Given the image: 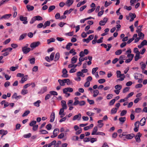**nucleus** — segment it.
<instances>
[{
  "label": "nucleus",
  "instance_id": "1",
  "mask_svg": "<svg viewBox=\"0 0 147 147\" xmlns=\"http://www.w3.org/2000/svg\"><path fill=\"white\" fill-rule=\"evenodd\" d=\"M41 44V42L39 41L34 42L30 44V47L32 49H33L36 47H38Z\"/></svg>",
  "mask_w": 147,
  "mask_h": 147
},
{
  "label": "nucleus",
  "instance_id": "2",
  "mask_svg": "<svg viewBox=\"0 0 147 147\" xmlns=\"http://www.w3.org/2000/svg\"><path fill=\"white\" fill-rule=\"evenodd\" d=\"M142 135L140 132H138L137 134L135 136V138L136 141L138 143H139L141 142V139L140 137H141Z\"/></svg>",
  "mask_w": 147,
  "mask_h": 147
},
{
  "label": "nucleus",
  "instance_id": "3",
  "mask_svg": "<svg viewBox=\"0 0 147 147\" xmlns=\"http://www.w3.org/2000/svg\"><path fill=\"white\" fill-rule=\"evenodd\" d=\"M19 19L20 21L23 22V23L24 24H27L28 23L27 17H24L22 16H20Z\"/></svg>",
  "mask_w": 147,
  "mask_h": 147
},
{
  "label": "nucleus",
  "instance_id": "4",
  "mask_svg": "<svg viewBox=\"0 0 147 147\" xmlns=\"http://www.w3.org/2000/svg\"><path fill=\"white\" fill-rule=\"evenodd\" d=\"M31 50L30 48L26 47H23L22 48V51L24 54H26L29 53Z\"/></svg>",
  "mask_w": 147,
  "mask_h": 147
},
{
  "label": "nucleus",
  "instance_id": "5",
  "mask_svg": "<svg viewBox=\"0 0 147 147\" xmlns=\"http://www.w3.org/2000/svg\"><path fill=\"white\" fill-rule=\"evenodd\" d=\"M59 131V130L58 129H55L53 132V135L51 136V138H53L56 137L57 136Z\"/></svg>",
  "mask_w": 147,
  "mask_h": 147
},
{
  "label": "nucleus",
  "instance_id": "6",
  "mask_svg": "<svg viewBox=\"0 0 147 147\" xmlns=\"http://www.w3.org/2000/svg\"><path fill=\"white\" fill-rule=\"evenodd\" d=\"M139 124V122L138 121H136L134 124L135 127L134 128V130L136 132H137L138 131Z\"/></svg>",
  "mask_w": 147,
  "mask_h": 147
},
{
  "label": "nucleus",
  "instance_id": "7",
  "mask_svg": "<svg viewBox=\"0 0 147 147\" xmlns=\"http://www.w3.org/2000/svg\"><path fill=\"white\" fill-rule=\"evenodd\" d=\"M11 16V14H6L2 16L0 18V20L3 19L7 20Z\"/></svg>",
  "mask_w": 147,
  "mask_h": 147
},
{
  "label": "nucleus",
  "instance_id": "8",
  "mask_svg": "<svg viewBox=\"0 0 147 147\" xmlns=\"http://www.w3.org/2000/svg\"><path fill=\"white\" fill-rule=\"evenodd\" d=\"M108 48H107V46L106 44H104V43H102L101 44V46H103L105 48H107L106 51H109V50H110V48H111V47H112L111 45L110 44H108Z\"/></svg>",
  "mask_w": 147,
  "mask_h": 147
},
{
  "label": "nucleus",
  "instance_id": "9",
  "mask_svg": "<svg viewBox=\"0 0 147 147\" xmlns=\"http://www.w3.org/2000/svg\"><path fill=\"white\" fill-rule=\"evenodd\" d=\"M67 71L66 69H63L62 71L63 74L62 75V76L64 78H67L68 76V75L67 74Z\"/></svg>",
  "mask_w": 147,
  "mask_h": 147
},
{
  "label": "nucleus",
  "instance_id": "10",
  "mask_svg": "<svg viewBox=\"0 0 147 147\" xmlns=\"http://www.w3.org/2000/svg\"><path fill=\"white\" fill-rule=\"evenodd\" d=\"M47 90V87L46 86H44L38 92V94H42Z\"/></svg>",
  "mask_w": 147,
  "mask_h": 147
},
{
  "label": "nucleus",
  "instance_id": "11",
  "mask_svg": "<svg viewBox=\"0 0 147 147\" xmlns=\"http://www.w3.org/2000/svg\"><path fill=\"white\" fill-rule=\"evenodd\" d=\"M81 114L80 113H79L78 115H75L74 117L73 120L75 121L77 119L78 120H80L81 118Z\"/></svg>",
  "mask_w": 147,
  "mask_h": 147
},
{
  "label": "nucleus",
  "instance_id": "12",
  "mask_svg": "<svg viewBox=\"0 0 147 147\" xmlns=\"http://www.w3.org/2000/svg\"><path fill=\"white\" fill-rule=\"evenodd\" d=\"M73 2V0H67L65 3V5L69 7L72 4Z\"/></svg>",
  "mask_w": 147,
  "mask_h": 147
},
{
  "label": "nucleus",
  "instance_id": "13",
  "mask_svg": "<svg viewBox=\"0 0 147 147\" xmlns=\"http://www.w3.org/2000/svg\"><path fill=\"white\" fill-rule=\"evenodd\" d=\"M58 82L59 83L60 85L62 86H64L65 85V84L66 82L65 79L63 80L59 79L58 80Z\"/></svg>",
  "mask_w": 147,
  "mask_h": 147
},
{
  "label": "nucleus",
  "instance_id": "14",
  "mask_svg": "<svg viewBox=\"0 0 147 147\" xmlns=\"http://www.w3.org/2000/svg\"><path fill=\"white\" fill-rule=\"evenodd\" d=\"M55 117V113L54 112H52L50 115L51 119L50 121L53 122L54 121Z\"/></svg>",
  "mask_w": 147,
  "mask_h": 147
},
{
  "label": "nucleus",
  "instance_id": "15",
  "mask_svg": "<svg viewBox=\"0 0 147 147\" xmlns=\"http://www.w3.org/2000/svg\"><path fill=\"white\" fill-rule=\"evenodd\" d=\"M61 105L62 106V108L66 109H67V107L66 104V102L65 100H62L61 102Z\"/></svg>",
  "mask_w": 147,
  "mask_h": 147
},
{
  "label": "nucleus",
  "instance_id": "16",
  "mask_svg": "<svg viewBox=\"0 0 147 147\" xmlns=\"http://www.w3.org/2000/svg\"><path fill=\"white\" fill-rule=\"evenodd\" d=\"M135 136V134H127L125 138L127 139H131Z\"/></svg>",
  "mask_w": 147,
  "mask_h": 147
},
{
  "label": "nucleus",
  "instance_id": "17",
  "mask_svg": "<svg viewBox=\"0 0 147 147\" xmlns=\"http://www.w3.org/2000/svg\"><path fill=\"white\" fill-rule=\"evenodd\" d=\"M146 123V118L145 117L143 118L139 122L140 125L142 126H144Z\"/></svg>",
  "mask_w": 147,
  "mask_h": 147
},
{
  "label": "nucleus",
  "instance_id": "18",
  "mask_svg": "<svg viewBox=\"0 0 147 147\" xmlns=\"http://www.w3.org/2000/svg\"><path fill=\"white\" fill-rule=\"evenodd\" d=\"M129 15L131 18V19L130 20V22L134 20V19L136 17V15L134 13L133 14L130 13H129Z\"/></svg>",
  "mask_w": 147,
  "mask_h": 147
},
{
  "label": "nucleus",
  "instance_id": "19",
  "mask_svg": "<svg viewBox=\"0 0 147 147\" xmlns=\"http://www.w3.org/2000/svg\"><path fill=\"white\" fill-rule=\"evenodd\" d=\"M27 34L26 33H24L21 35L19 37V40H21L27 36Z\"/></svg>",
  "mask_w": 147,
  "mask_h": 147
},
{
  "label": "nucleus",
  "instance_id": "20",
  "mask_svg": "<svg viewBox=\"0 0 147 147\" xmlns=\"http://www.w3.org/2000/svg\"><path fill=\"white\" fill-rule=\"evenodd\" d=\"M137 34H134L133 36V37L129 39L128 41L127 42V43L128 44H129L131 43L132 41H133L134 39L135 38H136L137 37Z\"/></svg>",
  "mask_w": 147,
  "mask_h": 147
},
{
  "label": "nucleus",
  "instance_id": "21",
  "mask_svg": "<svg viewBox=\"0 0 147 147\" xmlns=\"http://www.w3.org/2000/svg\"><path fill=\"white\" fill-rule=\"evenodd\" d=\"M12 98H15L16 100H18L21 98V96H17V94L16 93H14Z\"/></svg>",
  "mask_w": 147,
  "mask_h": 147
},
{
  "label": "nucleus",
  "instance_id": "22",
  "mask_svg": "<svg viewBox=\"0 0 147 147\" xmlns=\"http://www.w3.org/2000/svg\"><path fill=\"white\" fill-rule=\"evenodd\" d=\"M8 133L7 131L4 129L0 130V134L2 135V136L7 134Z\"/></svg>",
  "mask_w": 147,
  "mask_h": 147
},
{
  "label": "nucleus",
  "instance_id": "23",
  "mask_svg": "<svg viewBox=\"0 0 147 147\" xmlns=\"http://www.w3.org/2000/svg\"><path fill=\"white\" fill-rule=\"evenodd\" d=\"M77 60V56H75L71 58V63L73 64L75 63L76 62Z\"/></svg>",
  "mask_w": 147,
  "mask_h": 147
},
{
  "label": "nucleus",
  "instance_id": "24",
  "mask_svg": "<svg viewBox=\"0 0 147 147\" xmlns=\"http://www.w3.org/2000/svg\"><path fill=\"white\" fill-rule=\"evenodd\" d=\"M98 130L97 127V126H95L94 127L93 131L92 133V135H96L97 134V131Z\"/></svg>",
  "mask_w": 147,
  "mask_h": 147
},
{
  "label": "nucleus",
  "instance_id": "25",
  "mask_svg": "<svg viewBox=\"0 0 147 147\" xmlns=\"http://www.w3.org/2000/svg\"><path fill=\"white\" fill-rule=\"evenodd\" d=\"M140 53H136V55L135 57V61H136L138 60L139 59H140L141 58V57L140 56Z\"/></svg>",
  "mask_w": 147,
  "mask_h": 147
},
{
  "label": "nucleus",
  "instance_id": "26",
  "mask_svg": "<svg viewBox=\"0 0 147 147\" xmlns=\"http://www.w3.org/2000/svg\"><path fill=\"white\" fill-rule=\"evenodd\" d=\"M26 7L28 10L29 11H32L34 9V7L33 6H31L29 5H27Z\"/></svg>",
  "mask_w": 147,
  "mask_h": 147
},
{
  "label": "nucleus",
  "instance_id": "27",
  "mask_svg": "<svg viewBox=\"0 0 147 147\" xmlns=\"http://www.w3.org/2000/svg\"><path fill=\"white\" fill-rule=\"evenodd\" d=\"M55 41V39L54 38H51L50 39L47 40V42L48 44H49L52 42H54Z\"/></svg>",
  "mask_w": 147,
  "mask_h": 147
},
{
  "label": "nucleus",
  "instance_id": "28",
  "mask_svg": "<svg viewBox=\"0 0 147 147\" xmlns=\"http://www.w3.org/2000/svg\"><path fill=\"white\" fill-rule=\"evenodd\" d=\"M86 2V1L85 0H84L82 2H79L77 5V7H79L82 5H84Z\"/></svg>",
  "mask_w": 147,
  "mask_h": 147
},
{
  "label": "nucleus",
  "instance_id": "29",
  "mask_svg": "<svg viewBox=\"0 0 147 147\" xmlns=\"http://www.w3.org/2000/svg\"><path fill=\"white\" fill-rule=\"evenodd\" d=\"M41 102V101L40 100H38L36 102L34 103V105L36 107H38L40 106V104Z\"/></svg>",
  "mask_w": 147,
  "mask_h": 147
},
{
  "label": "nucleus",
  "instance_id": "30",
  "mask_svg": "<svg viewBox=\"0 0 147 147\" xmlns=\"http://www.w3.org/2000/svg\"><path fill=\"white\" fill-rule=\"evenodd\" d=\"M73 10L74 9L72 8H70L69 10H66L64 11L63 15H66L68 13L70 14Z\"/></svg>",
  "mask_w": 147,
  "mask_h": 147
},
{
  "label": "nucleus",
  "instance_id": "31",
  "mask_svg": "<svg viewBox=\"0 0 147 147\" xmlns=\"http://www.w3.org/2000/svg\"><path fill=\"white\" fill-rule=\"evenodd\" d=\"M77 75L78 76H81L82 77H84L85 76V75L83 74L81 71H78L77 73Z\"/></svg>",
  "mask_w": 147,
  "mask_h": 147
},
{
  "label": "nucleus",
  "instance_id": "32",
  "mask_svg": "<svg viewBox=\"0 0 147 147\" xmlns=\"http://www.w3.org/2000/svg\"><path fill=\"white\" fill-rule=\"evenodd\" d=\"M60 57V54L59 53H57L55 57L54 61H56L58 60Z\"/></svg>",
  "mask_w": 147,
  "mask_h": 147
},
{
  "label": "nucleus",
  "instance_id": "33",
  "mask_svg": "<svg viewBox=\"0 0 147 147\" xmlns=\"http://www.w3.org/2000/svg\"><path fill=\"white\" fill-rule=\"evenodd\" d=\"M122 86L120 84H117L115 86V88L116 90H120L122 88Z\"/></svg>",
  "mask_w": 147,
  "mask_h": 147
},
{
  "label": "nucleus",
  "instance_id": "34",
  "mask_svg": "<svg viewBox=\"0 0 147 147\" xmlns=\"http://www.w3.org/2000/svg\"><path fill=\"white\" fill-rule=\"evenodd\" d=\"M72 45V44L71 42L68 43L66 45L65 48L67 50H69L70 49V47Z\"/></svg>",
  "mask_w": 147,
  "mask_h": 147
},
{
  "label": "nucleus",
  "instance_id": "35",
  "mask_svg": "<svg viewBox=\"0 0 147 147\" xmlns=\"http://www.w3.org/2000/svg\"><path fill=\"white\" fill-rule=\"evenodd\" d=\"M93 93H94L93 96L94 97H96L98 94L99 92L98 90H95L93 91Z\"/></svg>",
  "mask_w": 147,
  "mask_h": 147
},
{
  "label": "nucleus",
  "instance_id": "36",
  "mask_svg": "<svg viewBox=\"0 0 147 147\" xmlns=\"http://www.w3.org/2000/svg\"><path fill=\"white\" fill-rule=\"evenodd\" d=\"M36 20L41 21L43 19L40 16H34Z\"/></svg>",
  "mask_w": 147,
  "mask_h": 147
},
{
  "label": "nucleus",
  "instance_id": "37",
  "mask_svg": "<svg viewBox=\"0 0 147 147\" xmlns=\"http://www.w3.org/2000/svg\"><path fill=\"white\" fill-rule=\"evenodd\" d=\"M140 65L141 66V68L142 70H144L146 67V65L143 62L140 63Z\"/></svg>",
  "mask_w": 147,
  "mask_h": 147
},
{
  "label": "nucleus",
  "instance_id": "38",
  "mask_svg": "<svg viewBox=\"0 0 147 147\" xmlns=\"http://www.w3.org/2000/svg\"><path fill=\"white\" fill-rule=\"evenodd\" d=\"M27 80V78L25 76L22 77L21 80L20 81V82L21 84H23L24 83V82L26 81Z\"/></svg>",
  "mask_w": 147,
  "mask_h": 147
},
{
  "label": "nucleus",
  "instance_id": "39",
  "mask_svg": "<svg viewBox=\"0 0 147 147\" xmlns=\"http://www.w3.org/2000/svg\"><path fill=\"white\" fill-rule=\"evenodd\" d=\"M117 109L116 108H113L111 110V114H114L115 113L117 112Z\"/></svg>",
  "mask_w": 147,
  "mask_h": 147
},
{
  "label": "nucleus",
  "instance_id": "40",
  "mask_svg": "<svg viewBox=\"0 0 147 147\" xmlns=\"http://www.w3.org/2000/svg\"><path fill=\"white\" fill-rule=\"evenodd\" d=\"M55 6L54 5H51L50 6L48 9V11L50 12L53 10L55 9Z\"/></svg>",
  "mask_w": 147,
  "mask_h": 147
},
{
  "label": "nucleus",
  "instance_id": "41",
  "mask_svg": "<svg viewBox=\"0 0 147 147\" xmlns=\"http://www.w3.org/2000/svg\"><path fill=\"white\" fill-rule=\"evenodd\" d=\"M117 76V78H120L121 76V74L120 71L118 70L116 72Z\"/></svg>",
  "mask_w": 147,
  "mask_h": 147
},
{
  "label": "nucleus",
  "instance_id": "42",
  "mask_svg": "<svg viewBox=\"0 0 147 147\" xmlns=\"http://www.w3.org/2000/svg\"><path fill=\"white\" fill-rule=\"evenodd\" d=\"M49 93L50 94L53 95H57L58 93L57 92L54 91H52L49 92Z\"/></svg>",
  "mask_w": 147,
  "mask_h": 147
},
{
  "label": "nucleus",
  "instance_id": "43",
  "mask_svg": "<svg viewBox=\"0 0 147 147\" xmlns=\"http://www.w3.org/2000/svg\"><path fill=\"white\" fill-rule=\"evenodd\" d=\"M30 113V111L29 110L26 111L22 115L23 117H24Z\"/></svg>",
  "mask_w": 147,
  "mask_h": 147
},
{
  "label": "nucleus",
  "instance_id": "44",
  "mask_svg": "<svg viewBox=\"0 0 147 147\" xmlns=\"http://www.w3.org/2000/svg\"><path fill=\"white\" fill-rule=\"evenodd\" d=\"M130 89L129 87H126L124 88L123 90V92L124 93L128 92Z\"/></svg>",
  "mask_w": 147,
  "mask_h": 147
},
{
  "label": "nucleus",
  "instance_id": "45",
  "mask_svg": "<svg viewBox=\"0 0 147 147\" xmlns=\"http://www.w3.org/2000/svg\"><path fill=\"white\" fill-rule=\"evenodd\" d=\"M55 55V53H52L50 56V59L51 61H53L54 59V56Z\"/></svg>",
  "mask_w": 147,
  "mask_h": 147
},
{
  "label": "nucleus",
  "instance_id": "46",
  "mask_svg": "<svg viewBox=\"0 0 147 147\" xmlns=\"http://www.w3.org/2000/svg\"><path fill=\"white\" fill-rule=\"evenodd\" d=\"M122 53V50L121 49L118 50L115 52V54L116 55H119L121 54Z\"/></svg>",
  "mask_w": 147,
  "mask_h": 147
},
{
  "label": "nucleus",
  "instance_id": "47",
  "mask_svg": "<svg viewBox=\"0 0 147 147\" xmlns=\"http://www.w3.org/2000/svg\"><path fill=\"white\" fill-rule=\"evenodd\" d=\"M138 36L140 38V39L141 38L143 39L144 36V34L142 32H140L138 33Z\"/></svg>",
  "mask_w": 147,
  "mask_h": 147
},
{
  "label": "nucleus",
  "instance_id": "48",
  "mask_svg": "<svg viewBox=\"0 0 147 147\" xmlns=\"http://www.w3.org/2000/svg\"><path fill=\"white\" fill-rule=\"evenodd\" d=\"M10 0H2L0 2V7Z\"/></svg>",
  "mask_w": 147,
  "mask_h": 147
},
{
  "label": "nucleus",
  "instance_id": "49",
  "mask_svg": "<svg viewBox=\"0 0 147 147\" xmlns=\"http://www.w3.org/2000/svg\"><path fill=\"white\" fill-rule=\"evenodd\" d=\"M86 114L88 115L90 117H91V116L94 115V113H92L90 111H88L86 112Z\"/></svg>",
  "mask_w": 147,
  "mask_h": 147
},
{
  "label": "nucleus",
  "instance_id": "50",
  "mask_svg": "<svg viewBox=\"0 0 147 147\" xmlns=\"http://www.w3.org/2000/svg\"><path fill=\"white\" fill-rule=\"evenodd\" d=\"M98 67H96L93 68L92 70V74L93 75L96 72V71L98 69Z\"/></svg>",
  "mask_w": 147,
  "mask_h": 147
},
{
  "label": "nucleus",
  "instance_id": "51",
  "mask_svg": "<svg viewBox=\"0 0 147 147\" xmlns=\"http://www.w3.org/2000/svg\"><path fill=\"white\" fill-rule=\"evenodd\" d=\"M36 123V121H33L30 123L29 125L31 126H33L35 125Z\"/></svg>",
  "mask_w": 147,
  "mask_h": 147
},
{
  "label": "nucleus",
  "instance_id": "52",
  "mask_svg": "<svg viewBox=\"0 0 147 147\" xmlns=\"http://www.w3.org/2000/svg\"><path fill=\"white\" fill-rule=\"evenodd\" d=\"M31 136V133H29L28 134H25L24 135V137L25 138H29Z\"/></svg>",
  "mask_w": 147,
  "mask_h": 147
},
{
  "label": "nucleus",
  "instance_id": "53",
  "mask_svg": "<svg viewBox=\"0 0 147 147\" xmlns=\"http://www.w3.org/2000/svg\"><path fill=\"white\" fill-rule=\"evenodd\" d=\"M52 127V125L51 124H49L47 125L46 126V128L48 130H50Z\"/></svg>",
  "mask_w": 147,
  "mask_h": 147
},
{
  "label": "nucleus",
  "instance_id": "54",
  "mask_svg": "<svg viewBox=\"0 0 147 147\" xmlns=\"http://www.w3.org/2000/svg\"><path fill=\"white\" fill-rule=\"evenodd\" d=\"M115 100H116L115 99H113L112 100L109 102V105L111 106L113 105L115 103Z\"/></svg>",
  "mask_w": 147,
  "mask_h": 147
},
{
  "label": "nucleus",
  "instance_id": "55",
  "mask_svg": "<svg viewBox=\"0 0 147 147\" xmlns=\"http://www.w3.org/2000/svg\"><path fill=\"white\" fill-rule=\"evenodd\" d=\"M127 112V111L125 110H123L122 111L120 114L121 116H122L126 114Z\"/></svg>",
  "mask_w": 147,
  "mask_h": 147
},
{
  "label": "nucleus",
  "instance_id": "56",
  "mask_svg": "<svg viewBox=\"0 0 147 147\" xmlns=\"http://www.w3.org/2000/svg\"><path fill=\"white\" fill-rule=\"evenodd\" d=\"M142 109L141 108H138L135 109V112L137 113H139L141 111Z\"/></svg>",
  "mask_w": 147,
  "mask_h": 147
},
{
  "label": "nucleus",
  "instance_id": "57",
  "mask_svg": "<svg viewBox=\"0 0 147 147\" xmlns=\"http://www.w3.org/2000/svg\"><path fill=\"white\" fill-rule=\"evenodd\" d=\"M51 97V95L50 94H48L46 95L45 98V100H47L49 98H50Z\"/></svg>",
  "mask_w": 147,
  "mask_h": 147
},
{
  "label": "nucleus",
  "instance_id": "58",
  "mask_svg": "<svg viewBox=\"0 0 147 147\" xmlns=\"http://www.w3.org/2000/svg\"><path fill=\"white\" fill-rule=\"evenodd\" d=\"M18 67H13L12 66L11 67H10V69L12 71H15L16 69H18Z\"/></svg>",
  "mask_w": 147,
  "mask_h": 147
},
{
  "label": "nucleus",
  "instance_id": "59",
  "mask_svg": "<svg viewBox=\"0 0 147 147\" xmlns=\"http://www.w3.org/2000/svg\"><path fill=\"white\" fill-rule=\"evenodd\" d=\"M119 120L120 122L123 123L126 120V118L125 117H120L119 118Z\"/></svg>",
  "mask_w": 147,
  "mask_h": 147
},
{
  "label": "nucleus",
  "instance_id": "60",
  "mask_svg": "<svg viewBox=\"0 0 147 147\" xmlns=\"http://www.w3.org/2000/svg\"><path fill=\"white\" fill-rule=\"evenodd\" d=\"M73 102V101L72 100H70L68 101L67 103V105L69 106H71L73 105L72 104Z\"/></svg>",
  "mask_w": 147,
  "mask_h": 147
},
{
  "label": "nucleus",
  "instance_id": "61",
  "mask_svg": "<svg viewBox=\"0 0 147 147\" xmlns=\"http://www.w3.org/2000/svg\"><path fill=\"white\" fill-rule=\"evenodd\" d=\"M38 67L37 66H35L32 69V71L34 72H36L38 70Z\"/></svg>",
  "mask_w": 147,
  "mask_h": 147
},
{
  "label": "nucleus",
  "instance_id": "62",
  "mask_svg": "<svg viewBox=\"0 0 147 147\" xmlns=\"http://www.w3.org/2000/svg\"><path fill=\"white\" fill-rule=\"evenodd\" d=\"M28 93V90H27L23 89L21 91V94L23 95H25Z\"/></svg>",
  "mask_w": 147,
  "mask_h": 147
},
{
  "label": "nucleus",
  "instance_id": "63",
  "mask_svg": "<svg viewBox=\"0 0 147 147\" xmlns=\"http://www.w3.org/2000/svg\"><path fill=\"white\" fill-rule=\"evenodd\" d=\"M106 80L105 79H101L100 80H98V82L100 84H102L105 82Z\"/></svg>",
  "mask_w": 147,
  "mask_h": 147
},
{
  "label": "nucleus",
  "instance_id": "64",
  "mask_svg": "<svg viewBox=\"0 0 147 147\" xmlns=\"http://www.w3.org/2000/svg\"><path fill=\"white\" fill-rule=\"evenodd\" d=\"M144 46V45H147V41L145 40H144L141 43Z\"/></svg>",
  "mask_w": 147,
  "mask_h": 147
}]
</instances>
